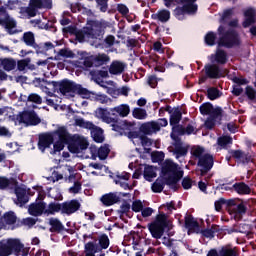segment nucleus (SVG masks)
I'll use <instances>...</instances> for the list:
<instances>
[{
  "mask_svg": "<svg viewBox=\"0 0 256 256\" xmlns=\"http://www.w3.org/2000/svg\"><path fill=\"white\" fill-rule=\"evenodd\" d=\"M167 227V215L159 214L156 220L149 225V231L154 239H161L163 233Z\"/></svg>",
  "mask_w": 256,
  "mask_h": 256,
  "instance_id": "nucleus-10",
  "label": "nucleus"
},
{
  "mask_svg": "<svg viewBox=\"0 0 256 256\" xmlns=\"http://www.w3.org/2000/svg\"><path fill=\"white\" fill-rule=\"evenodd\" d=\"M74 124L76 127H81L82 129H89L90 131L94 129L95 124L89 121H85L83 118L74 117Z\"/></svg>",
  "mask_w": 256,
  "mask_h": 256,
  "instance_id": "nucleus-36",
  "label": "nucleus"
},
{
  "mask_svg": "<svg viewBox=\"0 0 256 256\" xmlns=\"http://www.w3.org/2000/svg\"><path fill=\"white\" fill-rule=\"evenodd\" d=\"M28 256L29 248L18 238H8L0 241V256Z\"/></svg>",
  "mask_w": 256,
  "mask_h": 256,
  "instance_id": "nucleus-2",
  "label": "nucleus"
},
{
  "mask_svg": "<svg viewBox=\"0 0 256 256\" xmlns=\"http://www.w3.org/2000/svg\"><path fill=\"white\" fill-rule=\"evenodd\" d=\"M15 194H16V201L17 205H25V203H29V196L28 195H35V191H32L31 189H25L23 187H17L15 189Z\"/></svg>",
  "mask_w": 256,
  "mask_h": 256,
  "instance_id": "nucleus-16",
  "label": "nucleus"
},
{
  "mask_svg": "<svg viewBox=\"0 0 256 256\" xmlns=\"http://www.w3.org/2000/svg\"><path fill=\"white\" fill-rule=\"evenodd\" d=\"M94 92H90L89 90L81 87V85L76 84L75 95H79L82 99H93Z\"/></svg>",
  "mask_w": 256,
  "mask_h": 256,
  "instance_id": "nucleus-34",
  "label": "nucleus"
},
{
  "mask_svg": "<svg viewBox=\"0 0 256 256\" xmlns=\"http://www.w3.org/2000/svg\"><path fill=\"white\" fill-rule=\"evenodd\" d=\"M200 113L202 115H213L215 113V108L210 103H205L200 106Z\"/></svg>",
  "mask_w": 256,
  "mask_h": 256,
  "instance_id": "nucleus-48",
  "label": "nucleus"
},
{
  "mask_svg": "<svg viewBox=\"0 0 256 256\" xmlns=\"http://www.w3.org/2000/svg\"><path fill=\"white\" fill-rule=\"evenodd\" d=\"M92 61H94L96 65H104V63H109V56H107V54H99L92 58Z\"/></svg>",
  "mask_w": 256,
  "mask_h": 256,
  "instance_id": "nucleus-51",
  "label": "nucleus"
},
{
  "mask_svg": "<svg viewBox=\"0 0 256 256\" xmlns=\"http://www.w3.org/2000/svg\"><path fill=\"white\" fill-rule=\"evenodd\" d=\"M18 71H25L26 69H35V65L31 64V58H26L18 61Z\"/></svg>",
  "mask_w": 256,
  "mask_h": 256,
  "instance_id": "nucleus-41",
  "label": "nucleus"
},
{
  "mask_svg": "<svg viewBox=\"0 0 256 256\" xmlns=\"http://www.w3.org/2000/svg\"><path fill=\"white\" fill-rule=\"evenodd\" d=\"M36 83H41L40 89H42V91L46 93V95L51 96L53 94V92L49 91V87H51V85H55V82L51 83L45 80L41 81V79H36Z\"/></svg>",
  "mask_w": 256,
  "mask_h": 256,
  "instance_id": "nucleus-44",
  "label": "nucleus"
},
{
  "mask_svg": "<svg viewBox=\"0 0 256 256\" xmlns=\"http://www.w3.org/2000/svg\"><path fill=\"white\" fill-rule=\"evenodd\" d=\"M155 177H157V168L153 166H145L144 179H146V181H152Z\"/></svg>",
  "mask_w": 256,
  "mask_h": 256,
  "instance_id": "nucleus-37",
  "label": "nucleus"
},
{
  "mask_svg": "<svg viewBox=\"0 0 256 256\" xmlns=\"http://www.w3.org/2000/svg\"><path fill=\"white\" fill-rule=\"evenodd\" d=\"M73 59L75 57V53L70 49H61L58 54L54 57L55 61H59V59Z\"/></svg>",
  "mask_w": 256,
  "mask_h": 256,
  "instance_id": "nucleus-39",
  "label": "nucleus"
},
{
  "mask_svg": "<svg viewBox=\"0 0 256 256\" xmlns=\"http://www.w3.org/2000/svg\"><path fill=\"white\" fill-rule=\"evenodd\" d=\"M215 39H217V36L213 32H208L205 36V43L206 45L213 46L215 45Z\"/></svg>",
  "mask_w": 256,
  "mask_h": 256,
  "instance_id": "nucleus-57",
  "label": "nucleus"
},
{
  "mask_svg": "<svg viewBox=\"0 0 256 256\" xmlns=\"http://www.w3.org/2000/svg\"><path fill=\"white\" fill-rule=\"evenodd\" d=\"M17 23H15L14 20H9L7 23H6V29L8 31V33L10 35H15V33H17Z\"/></svg>",
  "mask_w": 256,
  "mask_h": 256,
  "instance_id": "nucleus-55",
  "label": "nucleus"
},
{
  "mask_svg": "<svg viewBox=\"0 0 256 256\" xmlns=\"http://www.w3.org/2000/svg\"><path fill=\"white\" fill-rule=\"evenodd\" d=\"M191 155H193L196 159L200 160L201 157L205 156V149L201 146H194L191 149Z\"/></svg>",
  "mask_w": 256,
  "mask_h": 256,
  "instance_id": "nucleus-49",
  "label": "nucleus"
},
{
  "mask_svg": "<svg viewBox=\"0 0 256 256\" xmlns=\"http://www.w3.org/2000/svg\"><path fill=\"white\" fill-rule=\"evenodd\" d=\"M168 124L169 122H167V119L162 118L157 121L143 123L140 126V131L145 135H153V133L161 131V128L167 127Z\"/></svg>",
  "mask_w": 256,
  "mask_h": 256,
  "instance_id": "nucleus-11",
  "label": "nucleus"
},
{
  "mask_svg": "<svg viewBox=\"0 0 256 256\" xmlns=\"http://www.w3.org/2000/svg\"><path fill=\"white\" fill-rule=\"evenodd\" d=\"M186 227L188 229V233H191V231H194L195 233H199V223L195 221V219H187L186 220Z\"/></svg>",
  "mask_w": 256,
  "mask_h": 256,
  "instance_id": "nucleus-45",
  "label": "nucleus"
},
{
  "mask_svg": "<svg viewBox=\"0 0 256 256\" xmlns=\"http://www.w3.org/2000/svg\"><path fill=\"white\" fill-rule=\"evenodd\" d=\"M198 165L201 167V175L207 173V171L213 168V156L209 154L202 156L198 161Z\"/></svg>",
  "mask_w": 256,
  "mask_h": 256,
  "instance_id": "nucleus-22",
  "label": "nucleus"
},
{
  "mask_svg": "<svg viewBox=\"0 0 256 256\" xmlns=\"http://www.w3.org/2000/svg\"><path fill=\"white\" fill-rule=\"evenodd\" d=\"M244 16L245 20L243 22V27L247 28L255 23V9L248 8L246 11H244Z\"/></svg>",
  "mask_w": 256,
  "mask_h": 256,
  "instance_id": "nucleus-27",
  "label": "nucleus"
},
{
  "mask_svg": "<svg viewBox=\"0 0 256 256\" xmlns=\"http://www.w3.org/2000/svg\"><path fill=\"white\" fill-rule=\"evenodd\" d=\"M217 143L220 147L225 148L227 145H231V143H233V138L229 136H222L218 138Z\"/></svg>",
  "mask_w": 256,
  "mask_h": 256,
  "instance_id": "nucleus-53",
  "label": "nucleus"
},
{
  "mask_svg": "<svg viewBox=\"0 0 256 256\" xmlns=\"http://www.w3.org/2000/svg\"><path fill=\"white\" fill-rule=\"evenodd\" d=\"M23 41L29 47H34V49H39V46L35 44V35L32 32L24 33Z\"/></svg>",
  "mask_w": 256,
  "mask_h": 256,
  "instance_id": "nucleus-38",
  "label": "nucleus"
},
{
  "mask_svg": "<svg viewBox=\"0 0 256 256\" xmlns=\"http://www.w3.org/2000/svg\"><path fill=\"white\" fill-rule=\"evenodd\" d=\"M246 95L248 99H251V100L255 99L256 97L255 89H253V87L251 86L246 87Z\"/></svg>",
  "mask_w": 256,
  "mask_h": 256,
  "instance_id": "nucleus-64",
  "label": "nucleus"
},
{
  "mask_svg": "<svg viewBox=\"0 0 256 256\" xmlns=\"http://www.w3.org/2000/svg\"><path fill=\"white\" fill-rule=\"evenodd\" d=\"M64 173L61 174L57 171L52 173V181L55 183L56 181H61V179H65V181H73L75 177H79V174H75V168L73 166L66 165L63 168Z\"/></svg>",
  "mask_w": 256,
  "mask_h": 256,
  "instance_id": "nucleus-13",
  "label": "nucleus"
},
{
  "mask_svg": "<svg viewBox=\"0 0 256 256\" xmlns=\"http://www.w3.org/2000/svg\"><path fill=\"white\" fill-rule=\"evenodd\" d=\"M109 248V237L107 235L100 236L97 240H90L84 245V253L95 255L101 253L102 249Z\"/></svg>",
  "mask_w": 256,
  "mask_h": 256,
  "instance_id": "nucleus-8",
  "label": "nucleus"
},
{
  "mask_svg": "<svg viewBox=\"0 0 256 256\" xmlns=\"http://www.w3.org/2000/svg\"><path fill=\"white\" fill-rule=\"evenodd\" d=\"M81 191V183L75 182L72 187L69 188V193H72L73 195H77Z\"/></svg>",
  "mask_w": 256,
  "mask_h": 256,
  "instance_id": "nucleus-63",
  "label": "nucleus"
},
{
  "mask_svg": "<svg viewBox=\"0 0 256 256\" xmlns=\"http://www.w3.org/2000/svg\"><path fill=\"white\" fill-rule=\"evenodd\" d=\"M176 157V159H183L189 151V146L181 142V140H176L175 143L170 147Z\"/></svg>",
  "mask_w": 256,
  "mask_h": 256,
  "instance_id": "nucleus-17",
  "label": "nucleus"
},
{
  "mask_svg": "<svg viewBox=\"0 0 256 256\" xmlns=\"http://www.w3.org/2000/svg\"><path fill=\"white\" fill-rule=\"evenodd\" d=\"M91 136L96 143H103L105 136H103V129L94 125V128L90 129Z\"/></svg>",
  "mask_w": 256,
  "mask_h": 256,
  "instance_id": "nucleus-31",
  "label": "nucleus"
},
{
  "mask_svg": "<svg viewBox=\"0 0 256 256\" xmlns=\"http://www.w3.org/2000/svg\"><path fill=\"white\" fill-rule=\"evenodd\" d=\"M33 191H37L38 197L34 203H32L28 208V213L34 217H39V215H45L46 203L43 202L45 199V191L43 187L37 186L33 188Z\"/></svg>",
  "mask_w": 256,
  "mask_h": 256,
  "instance_id": "nucleus-6",
  "label": "nucleus"
},
{
  "mask_svg": "<svg viewBox=\"0 0 256 256\" xmlns=\"http://www.w3.org/2000/svg\"><path fill=\"white\" fill-rule=\"evenodd\" d=\"M49 197L55 199L56 201L63 200V195L61 194V190L59 188H52L48 192Z\"/></svg>",
  "mask_w": 256,
  "mask_h": 256,
  "instance_id": "nucleus-52",
  "label": "nucleus"
},
{
  "mask_svg": "<svg viewBox=\"0 0 256 256\" xmlns=\"http://www.w3.org/2000/svg\"><path fill=\"white\" fill-rule=\"evenodd\" d=\"M101 202L103 205L110 207V205H115V203L119 202V196L115 193H108L101 197Z\"/></svg>",
  "mask_w": 256,
  "mask_h": 256,
  "instance_id": "nucleus-28",
  "label": "nucleus"
},
{
  "mask_svg": "<svg viewBox=\"0 0 256 256\" xmlns=\"http://www.w3.org/2000/svg\"><path fill=\"white\" fill-rule=\"evenodd\" d=\"M127 137L130 138L132 143L136 146H141L143 136L139 135V132H128Z\"/></svg>",
  "mask_w": 256,
  "mask_h": 256,
  "instance_id": "nucleus-43",
  "label": "nucleus"
},
{
  "mask_svg": "<svg viewBox=\"0 0 256 256\" xmlns=\"http://www.w3.org/2000/svg\"><path fill=\"white\" fill-rule=\"evenodd\" d=\"M89 151L91 154L90 158L93 161H97V159H100V161H105V159H107L109 156L111 149H109V145L105 144L100 148H97V146H90Z\"/></svg>",
  "mask_w": 256,
  "mask_h": 256,
  "instance_id": "nucleus-15",
  "label": "nucleus"
},
{
  "mask_svg": "<svg viewBox=\"0 0 256 256\" xmlns=\"http://www.w3.org/2000/svg\"><path fill=\"white\" fill-rule=\"evenodd\" d=\"M132 116L134 119H139L141 121L143 119H147V111L141 108H134L132 111Z\"/></svg>",
  "mask_w": 256,
  "mask_h": 256,
  "instance_id": "nucleus-47",
  "label": "nucleus"
},
{
  "mask_svg": "<svg viewBox=\"0 0 256 256\" xmlns=\"http://www.w3.org/2000/svg\"><path fill=\"white\" fill-rule=\"evenodd\" d=\"M229 203V208H228V213L231 215L232 219H235V221H239L243 215L247 212V207L245 204L240 203V204H235V200H230L228 201Z\"/></svg>",
  "mask_w": 256,
  "mask_h": 256,
  "instance_id": "nucleus-14",
  "label": "nucleus"
},
{
  "mask_svg": "<svg viewBox=\"0 0 256 256\" xmlns=\"http://www.w3.org/2000/svg\"><path fill=\"white\" fill-rule=\"evenodd\" d=\"M210 61L212 63H219L220 65H225L227 63V53L225 51L218 49L215 54L210 56Z\"/></svg>",
  "mask_w": 256,
  "mask_h": 256,
  "instance_id": "nucleus-24",
  "label": "nucleus"
},
{
  "mask_svg": "<svg viewBox=\"0 0 256 256\" xmlns=\"http://www.w3.org/2000/svg\"><path fill=\"white\" fill-rule=\"evenodd\" d=\"M13 113V108L11 107H2L0 108V117L4 115L6 119H9V115Z\"/></svg>",
  "mask_w": 256,
  "mask_h": 256,
  "instance_id": "nucleus-60",
  "label": "nucleus"
},
{
  "mask_svg": "<svg viewBox=\"0 0 256 256\" xmlns=\"http://www.w3.org/2000/svg\"><path fill=\"white\" fill-rule=\"evenodd\" d=\"M63 213V204L60 203H50L46 205L45 215H55V213Z\"/></svg>",
  "mask_w": 256,
  "mask_h": 256,
  "instance_id": "nucleus-32",
  "label": "nucleus"
},
{
  "mask_svg": "<svg viewBox=\"0 0 256 256\" xmlns=\"http://www.w3.org/2000/svg\"><path fill=\"white\" fill-rule=\"evenodd\" d=\"M92 101H97L102 105H107V103H111V98L109 96L102 93H95L92 95Z\"/></svg>",
  "mask_w": 256,
  "mask_h": 256,
  "instance_id": "nucleus-40",
  "label": "nucleus"
},
{
  "mask_svg": "<svg viewBox=\"0 0 256 256\" xmlns=\"http://www.w3.org/2000/svg\"><path fill=\"white\" fill-rule=\"evenodd\" d=\"M50 98H46L47 105H50L51 107H54V109H57L59 107V103H61V98L55 94H50Z\"/></svg>",
  "mask_w": 256,
  "mask_h": 256,
  "instance_id": "nucleus-46",
  "label": "nucleus"
},
{
  "mask_svg": "<svg viewBox=\"0 0 256 256\" xmlns=\"http://www.w3.org/2000/svg\"><path fill=\"white\" fill-rule=\"evenodd\" d=\"M205 72L207 77L210 79H219L221 77V73L219 71V66L215 64H208L205 66Z\"/></svg>",
  "mask_w": 256,
  "mask_h": 256,
  "instance_id": "nucleus-25",
  "label": "nucleus"
},
{
  "mask_svg": "<svg viewBox=\"0 0 256 256\" xmlns=\"http://www.w3.org/2000/svg\"><path fill=\"white\" fill-rule=\"evenodd\" d=\"M207 94L208 98L211 99V101H215V99H219L220 97L219 90H217L216 88H209Z\"/></svg>",
  "mask_w": 256,
  "mask_h": 256,
  "instance_id": "nucleus-58",
  "label": "nucleus"
},
{
  "mask_svg": "<svg viewBox=\"0 0 256 256\" xmlns=\"http://www.w3.org/2000/svg\"><path fill=\"white\" fill-rule=\"evenodd\" d=\"M49 224L51 225V229L53 231H63L64 229L63 223H61V221H59L57 218H51L49 220Z\"/></svg>",
  "mask_w": 256,
  "mask_h": 256,
  "instance_id": "nucleus-50",
  "label": "nucleus"
},
{
  "mask_svg": "<svg viewBox=\"0 0 256 256\" xmlns=\"http://www.w3.org/2000/svg\"><path fill=\"white\" fill-rule=\"evenodd\" d=\"M132 211H135V213H139V211H143V202L141 200H135L132 203Z\"/></svg>",
  "mask_w": 256,
  "mask_h": 256,
  "instance_id": "nucleus-59",
  "label": "nucleus"
},
{
  "mask_svg": "<svg viewBox=\"0 0 256 256\" xmlns=\"http://www.w3.org/2000/svg\"><path fill=\"white\" fill-rule=\"evenodd\" d=\"M125 71V64L115 61L110 65L109 72L111 75H121Z\"/></svg>",
  "mask_w": 256,
  "mask_h": 256,
  "instance_id": "nucleus-33",
  "label": "nucleus"
},
{
  "mask_svg": "<svg viewBox=\"0 0 256 256\" xmlns=\"http://www.w3.org/2000/svg\"><path fill=\"white\" fill-rule=\"evenodd\" d=\"M42 50H39L38 48L36 49L37 53H45L46 51H51V49H55L53 46V43L51 42H46L44 45L41 47Z\"/></svg>",
  "mask_w": 256,
  "mask_h": 256,
  "instance_id": "nucleus-61",
  "label": "nucleus"
},
{
  "mask_svg": "<svg viewBox=\"0 0 256 256\" xmlns=\"http://www.w3.org/2000/svg\"><path fill=\"white\" fill-rule=\"evenodd\" d=\"M8 120L13 121L15 125L24 124L26 126L29 125H39L41 123V118L37 116V113L33 110L20 112L18 115L10 113Z\"/></svg>",
  "mask_w": 256,
  "mask_h": 256,
  "instance_id": "nucleus-5",
  "label": "nucleus"
},
{
  "mask_svg": "<svg viewBox=\"0 0 256 256\" xmlns=\"http://www.w3.org/2000/svg\"><path fill=\"white\" fill-rule=\"evenodd\" d=\"M153 19H158L161 23H167L171 19V12L168 10H160L156 14L152 15Z\"/></svg>",
  "mask_w": 256,
  "mask_h": 256,
  "instance_id": "nucleus-35",
  "label": "nucleus"
},
{
  "mask_svg": "<svg viewBox=\"0 0 256 256\" xmlns=\"http://www.w3.org/2000/svg\"><path fill=\"white\" fill-rule=\"evenodd\" d=\"M218 33L220 35V39L218 41V47H235V45H239L240 40L237 32L230 30L229 32H225V29L220 26L218 28Z\"/></svg>",
  "mask_w": 256,
  "mask_h": 256,
  "instance_id": "nucleus-7",
  "label": "nucleus"
},
{
  "mask_svg": "<svg viewBox=\"0 0 256 256\" xmlns=\"http://www.w3.org/2000/svg\"><path fill=\"white\" fill-rule=\"evenodd\" d=\"M197 0H178L179 6L175 9L174 15L180 21L185 19V15H195L197 13V4H195Z\"/></svg>",
  "mask_w": 256,
  "mask_h": 256,
  "instance_id": "nucleus-9",
  "label": "nucleus"
},
{
  "mask_svg": "<svg viewBox=\"0 0 256 256\" xmlns=\"http://www.w3.org/2000/svg\"><path fill=\"white\" fill-rule=\"evenodd\" d=\"M135 127L134 122H129V121H123L120 126H112L113 131H117L121 135H123V131H131Z\"/></svg>",
  "mask_w": 256,
  "mask_h": 256,
  "instance_id": "nucleus-29",
  "label": "nucleus"
},
{
  "mask_svg": "<svg viewBox=\"0 0 256 256\" xmlns=\"http://www.w3.org/2000/svg\"><path fill=\"white\" fill-rule=\"evenodd\" d=\"M152 191L154 193H161L163 191V180L157 179L153 184H152Z\"/></svg>",
  "mask_w": 256,
  "mask_h": 256,
  "instance_id": "nucleus-56",
  "label": "nucleus"
},
{
  "mask_svg": "<svg viewBox=\"0 0 256 256\" xmlns=\"http://www.w3.org/2000/svg\"><path fill=\"white\" fill-rule=\"evenodd\" d=\"M8 9H27V7H23V2L19 0H12L8 2Z\"/></svg>",
  "mask_w": 256,
  "mask_h": 256,
  "instance_id": "nucleus-54",
  "label": "nucleus"
},
{
  "mask_svg": "<svg viewBox=\"0 0 256 256\" xmlns=\"http://www.w3.org/2000/svg\"><path fill=\"white\" fill-rule=\"evenodd\" d=\"M94 115L97 117V119H101L103 123H107L108 125L115 123V118L111 117V111H109L107 108L96 109Z\"/></svg>",
  "mask_w": 256,
  "mask_h": 256,
  "instance_id": "nucleus-20",
  "label": "nucleus"
},
{
  "mask_svg": "<svg viewBox=\"0 0 256 256\" xmlns=\"http://www.w3.org/2000/svg\"><path fill=\"white\" fill-rule=\"evenodd\" d=\"M16 222L17 216H15V213L8 212L4 214V216L0 218V231L1 229H7V225H14Z\"/></svg>",
  "mask_w": 256,
  "mask_h": 256,
  "instance_id": "nucleus-23",
  "label": "nucleus"
},
{
  "mask_svg": "<svg viewBox=\"0 0 256 256\" xmlns=\"http://www.w3.org/2000/svg\"><path fill=\"white\" fill-rule=\"evenodd\" d=\"M162 177L167 185H175L183 177V172L173 160H165L162 164Z\"/></svg>",
  "mask_w": 256,
  "mask_h": 256,
  "instance_id": "nucleus-3",
  "label": "nucleus"
},
{
  "mask_svg": "<svg viewBox=\"0 0 256 256\" xmlns=\"http://www.w3.org/2000/svg\"><path fill=\"white\" fill-rule=\"evenodd\" d=\"M54 143V153L63 151L65 145H68V149L71 153H83L89 147L87 138L79 134L71 136L65 127H59L51 134H41L38 141V149L45 151L51 147Z\"/></svg>",
  "mask_w": 256,
  "mask_h": 256,
  "instance_id": "nucleus-1",
  "label": "nucleus"
},
{
  "mask_svg": "<svg viewBox=\"0 0 256 256\" xmlns=\"http://www.w3.org/2000/svg\"><path fill=\"white\" fill-rule=\"evenodd\" d=\"M110 113L113 117H128L131 113V107L128 104H120L110 108Z\"/></svg>",
  "mask_w": 256,
  "mask_h": 256,
  "instance_id": "nucleus-19",
  "label": "nucleus"
},
{
  "mask_svg": "<svg viewBox=\"0 0 256 256\" xmlns=\"http://www.w3.org/2000/svg\"><path fill=\"white\" fill-rule=\"evenodd\" d=\"M54 87H56L59 90L61 95L67 97V99L75 97V90L77 88V84L75 82L63 80L61 82L54 83Z\"/></svg>",
  "mask_w": 256,
  "mask_h": 256,
  "instance_id": "nucleus-12",
  "label": "nucleus"
},
{
  "mask_svg": "<svg viewBox=\"0 0 256 256\" xmlns=\"http://www.w3.org/2000/svg\"><path fill=\"white\" fill-rule=\"evenodd\" d=\"M179 121H181V111L177 108L173 109L171 111L170 115V125H172V133H171V138L175 139V134L179 130Z\"/></svg>",
  "mask_w": 256,
  "mask_h": 256,
  "instance_id": "nucleus-18",
  "label": "nucleus"
},
{
  "mask_svg": "<svg viewBox=\"0 0 256 256\" xmlns=\"http://www.w3.org/2000/svg\"><path fill=\"white\" fill-rule=\"evenodd\" d=\"M28 101H31L32 103H37L38 105H41L42 103V99H41V96H39V94H30L28 96Z\"/></svg>",
  "mask_w": 256,
  "mask_h": 256,
  "instance_id": "nucleus-62",
  "label": "nucleus"
},
{
  "mask_svg": "<svg viewBox=\"0 0 256 256\" xmlns=\"http://www.w3.org/2000/svg\"><path fill=\"white\" fill-rule=\"evenodd\" d=\"M81 208V203L77 200H70L67 202L62 203V213H66V215H71L79 211Z\"/></svg>",
  "mask_w": 256,
  "mask_h": 256,
  "instance_id": "nucleus-21",
  "label": "nucleus"
},
{
  "mask_svg": "<svg viewBox=\"0 0 256 256\" xmlns=\"http://www.w3.org/2000/svg\"><path fill=\"white\" fill-rule=\"evenodd\" d=\"M129 177V173L123 172L116 176L114 183H116V185H120L122 189H129V184L127 183V181H129Z\"/></svg>",
  "mask_w": 256,
  "mask_h": 256,
  "instance_id": "nucleus-26",
  "label": "nucleus"
},
{
  "mask_svg": "<svg viewBox=\"0 0 256 256\" xmlns=\"http://www.w3.org/2000/svg\"><path fill=\"white\" fill-rule=\"evenodd\" d=\"M17 66V62L11 58L0 59V68L4 69V71H13Z\"/></svg>",
  "mask_w": 256,
  "mask_h": 256,
  "instance_id": "nucleus-30",
  "label": "nucleus"
},
{
  "mask_svg": "<svg viewBox=\"0 0 256 256\" xmlns=\"http://www.w3.org/2000/svg\"><path fill=\"white\" fill-rule=\"evenodd\" d=\"M234 189L240 195H249V193H251V188H249L245 183L234 184Z\"/></svg>",
  "mask_w": 256,
  "mask_h": 256,
  "instance_id": "nucleus-42",
  "label": "nucleus"
},
{
  "mask_svg": "<svg viewBox=\"0 0 256 256\" xmlns=\"http://www.w3.org/2000/svg\"><path fill=\"white\" fill-rule=\"evenodd\" d=\"M53 7V0H29L28 7L21 8L20 17L22 19H31L37 17V13L41 9H51Z\"/></svg>",
  "mask_w": 256,
  "mask_h": 256,
  "instance_id": "nucleus-4",
  "label": "nucleus"
}]
</instances>
